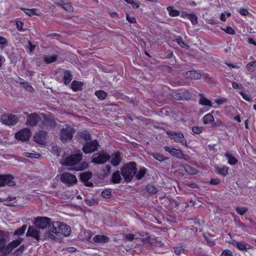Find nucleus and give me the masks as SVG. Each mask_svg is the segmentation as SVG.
Here are the masks:
<instances>
[{"mask_svg": "<svg viewBox=\"0 0 256 256\" xmlns=\"http://www.w3.org/2000/svg\"><path fill=\"white\" fill-rule=\"evenodd\" d=\"M26 125L34 126L38 124L42 128L54 127L56 124L54 117L52 114H28Z\"/></svg>", "mask_w": 256, "mask_h": 256, "instance_id": "1", "label": "nucleus"}, {"mask_svg": "<svg viewBox=\"0 0 256 256\" xmlns=\"http://www.w3.org/2000/svg\"><path fill=\"white\" fill-rule=\"evenodd\" d=\"M82 159V153L80 150L78 152L72 154L69 156L64 158L61 162L62 164L64 166H70L71 170H82L86 168L88 166V163L84 162L80 163Z\"/></svg>", "mask_w": 256, "mask_h": 256, "instance_id": "2", "label": "nucleus"}, {"mask_svg": "<svg viewBox=\"0 0 256 256\" xmlns=\"http://www.w3.org/2000/svg\"><path fill=\"white\" fill-rule=\"evenodd\" d=\"M70 228L67 224L60 222H52L50 232L58 236H68L70 234Z\"/></svg>", "mask_w": 256, "mask_h": 256, "instance_id": "3", "label": "nucleus"}, {"mask_svg": "<svg viewBox=\"0 0 256 256\" xmlns=\"http://www.w3.org/2000/svg\"><path fill=\"white\" fill-rule=\"evenodd\" d=\"M136 172V163L130 162L122 169V174L126 182H130Z\"/></svg>", "mask_w": 256, "mask_h": 256, "instance_id": "4", "label": "nucleus"}, {"mask_svg": "<svg viewBox=\"0 0 256 256\" xmlns=\"http://www.w3.org/2000/svg\"><path fill=\"white\" fill-rule=\"evenodd\" d=\"M27 237L30 236L34 238L36 242H39L40 240H46V238H52L54 236H51L49 234L48 235L42 236L39 229L36 227L30 226L28 227L26 234Z\"/></svg>", "mask_w": 256, "mask_h": 256, "instance_id": "5", "label": "nucleus"}, {"mask_svg": "<svg viewBox=\"0 0 256 256\" xmlns=\"http://www.w3.org/2000/svg\"><path fill=\"white\" fill-rule=\"evenodd\" d=\"M75 130L70 125L66 124L60 130V138L62 142H66L72 140L73 137Z\"/></svg>", "mask_w": 256, "mask_h": 256, "instance_id": "6", "label": "nucleus"}, {"mask_svg": "<svg viewBox=\"0 0 256 256\" xmlns=\"http://www.w3.org/2000/svg\"><path fill=\"white\" fill-rule=\"evenodd\" d=\"M34 224L39 230H44L48 227L50 231V227L52 226L50 219L46 217H37L35 218Z\"/></svg>", "mask_w": 256, "mask_h": 256, "instance_id": "7", "label": "nucleus"}, {"mask_svg": "<svg viewBox=\"0 0 256 256\" xmlns=\"http://www.w3.org/2000/svg\"><path fill=\"white\" fill-rule=\"evenodd\" d=\"M110 158L106 152L96 153L93 154L91 162L96 164H104Z\"/></svg>", "mask_w": 256, "mask_h": 256, "instance_id": "8", "label": "nucleus"}, {"mask_svg": "<svg viewBox=\"0 0 256 256\" xmlns=\"http://www.w3.org/2000/svg\"><path fill=\"white\" fill-rule=\"evenodd\" d=\"M18 120V118L12 114H4L0 117V121L3 124L8 126L16 124Z\"/></svg>", "mask_w": 256, "mask_h": 256, "instance_id": "9", "label": "nucleus"}, {"mask_svg": "<svg viewBox=\"0 0 256 256\" xmlns=\"http://www.w3.org/2000/svg\"><path fill=\"white\" fill-rule=\"evenodd\" d=\"M98 146L96 140H91L86 143L82 150L85 154H91L98 149Z\"/></svg>", "mask_w": 256, "mask_h": 256, "instance_id": "10", "label": "nucleus"}, {"mask_svg": "<svg viewBox=\"0 0 256 256\" xmlns=\"http://www.w3.org/2000/svg\"><path fill=\"white\" fill-rule=\"evenodd\" d=\"M60 179L63 183L66 184L68 186L75 184L77 182L76 176L69 172H64L61 175Z\"/></svg>", "mask_w": 256, "mask_h": 256, "instance_id": "11", "label": "nucleus"}, {"mask_svg": "<svg viewBox=\"0 0 256 256\" xmlns=\"http://www.w3.org/2000/svg\"><path fill=\"white\" fill-rule=\"evenodd\" d=\"M30 136L31 132L28 128H23L17 132L15 134L16 138L21 141L28 140Z\"/></svg>", "mask_w": 256, "mask_h": 256, "instance_id": "12", "label": "nucleus"}, {"mask_svg": "<svg viewBox=\"0 0 256 256\" xmlns=\"http://www.w3.org/2000/svg\"><path fill=\"white\" fill-rule=\"evenodd\" d=\"M167 134L170 138L174 140L175 142H180L182 145H184L186 146V142L182 134L180 132H174L170 131L167 132Z\"/></svg>", "mask_w": 256, "mask_h": 256, "instance_id": "13", "label": "nucleus"}, {"mask_svg": "<svg viewBox=\"0 0 256 256\" xmlns=\"http://www.w3.org/2000/svg\"><path fill=\"white\" fill-rule=\"evenodd\" d=\"M13 179L14 176L11 174L0 175V186H15L16 183Z\"/></svg>", "mask_w": 256, "mask_h": 256, "instance_id": "14", "label": "nucleus"}, {"mask_svg": "<svg viewBox=\"0 0 256 256\" xmlns=\"http://www.w3.org/2000/svg\"><path fill=\"white\" fill-rule=\"evenodd\" d=\"M23 240L22 238H18V239L14 240L9 243L6 246L5 249V254H10L12 250L18 246Z\"/></svg>", "mask_w": 256, "mask_h": 256, "instance_id": "15", "label": "nucleus"}, {"mask_svg": "<svg viewBox=\"0 0 256 256\" xmlns=\"http://www.w3.org/2000/svg\"><path fill=\"white\" fill-rule=\"evenodd\" d=\"M47 134L44 131H40L36 134L34 136V140L36 142L44 144L46 142V139Z\"/></svg>", "mask_w": 256, "mask_h": 256, "instance_id": "16", "label": "nucleus"}, {"mask_svg": "<svg viewBox=\"0 0 256 256\" xmlns=\"http://www.w3.org/2000/svg\"><path fill=\"white\" fill-rule=\"evenodd\" d=\"M166 151L168 152L170 154L178 158H182L184 154L181 150L175 148H171L169 146L164 148Z\"/></svg>", "mask_w": 256, "mask_h": 256, "instance_id": "17", "label": "nucleus"}, {"mask_svg": "<svg viewBox=\"0 0 256 256\" xmlns=\"http://www.w3.org/2000/svg\"><path fill=\"white\" fill-rule=\"evenodd\" d=\"M91 172H86L81 174L80 178L81 180L84 183L85 186H92V182L88 181V180L91 178Z\"/></svg>", "mask_w": 256, "mask_h": 256, "instance_id": "18", "label": "nucleus"}, {"mask_svg": "<svg viewBox=\"0 0 256 256\" xmlns=\"http://www.w3.org/2000/svg\"><path fill=\"white\" fill-rule=\"evenodd\" d=\"M232 244L240 250H248L252 248L248 244L242 242L234 241Z\"/></svg>", "mask_w": 256, "mask_h": 256, "instance_id": "19", "label": "nucleus"}, {"mask_svg": "<svg viewBox=\"0 0 256 256\" xmlns=\"http://www.w3.org/2000/svg\"><path fill=\"white\" fill-rule=\"evenodd\" d=\"M184 76L188 78L198 80L200 78L201 74L196 71L190 70L186 72Z\"/></svg>", "mask_w": 256, "mask_h": 256, "instance_id": "20", "label": "nucleus"}, {"mask_svg": "<svg viewBox=\"0 0 256 256\" xmlns=\"http://www.w3.org/2000/svg\"><path fill=\"white\" fill-rule=\"evenodd\" d=\"M121 161L120 152H116L113 154L111 156L110 162L114 166H117Z\"/></svg>", "mask_w": 256, "mask_h": 256, "instance_id": "21", "label": "nucleus"}, {"mask_svg": "<svg viewBox=\"0 0 256 256\" xmlns=\"http://www.w3.org/2000/svg\"><path fill=\"white\" fill-rule=\"evenodd\" d=\"M95 242L106 243L109 241V238L103 235H96L93 238Z\"/></svg>", "mask_w": 256, "mask_h": 256, "instance_id": "22", "label": "nucleus"}, {"mask_svg": "<svg viewBox=\"0 0 256 256\" xmlns=\"http://www.w3.org/2000/svg\"><path fill=\"white\" fill-rule=\"evenodd\" d=\"M214 118L213 115L211 113L206 114L202 118V122L204 124H207L214 122Z\"/></svg>", "mask_w": 256, "mask_h": 256, "instance_id": "23", "label": "nucleus"}, {"mask_svg": "<svg viewBox=\"0 0 256 256\" xmlns=\"http://www.w3.org/2000/svg\"><path fill=\"white\" fill-rule=\"evenodd\" d=\"M228 168L226 166H223L222 168L218 167L216 168V172L219 174L226 176L228 174Z\"/></svg>", "mask_w": 256, "mask_h": 256, "instance_id": "24", "label": "nucleus"}, {"mask_svg": "<svg viewBox=\"0 0 256 256\" xmlns=\"http://www.w3.org/2000/svg\"><path fill=\"white\" fill-rule=\"evenodd\" d=\"M200 98L199 100V104L202 106H209L210 108L212 107V105L211 102L210 100L206 98L202 94H200Z\"/></svg>", "mask_w": 256, "mask_h": 256, "instance_id": "25", "label": "nucleus"}, {"mask_svg": "<svg viewBox=\"0 0 256 256\" xmlns=\"http://www.w3.org/2000/svg\"><path fill=\"white\" fill-rule=\"evenodd\" d=\"M225 156L228 159V164L230 165H234L238 162V160L236 158L229 152H226Z\"/></svg>", "mask_w": 256, "mask_h": 256, "instance_id": "26", "label": "nucleus"}, {"mask_svg": "<svg viewBox=\"0 0 256 256\" xmlns=\"http://www.w3.org/2000/svg\"><path fill=\"white\" fill-rule=\"evenodd\" d=\"M24 12L28 15L29 16H32L34 15L40 16V13L36 12V9L32 8V9H28L23 8L22 9Z\"/></svg>", "mask_w": 256, "mask_h": 256, "instance_id": "27", "label": "nucleus"}, {"mask_svg": "<svg viewBox=\"0 0 256 256\" xmlns=\"http://www.w3.org/2000/svg\"><path fill=\"white\" fill-rule=\"evenodd\" d=\"M112 181L116 184L120 183L122 180L121 176L118 171L114 172L112 175Z\"/></svg>", "mask_w": 256, "mask_h": 256, "instance_id": "28", "label": "nucleus"}, {"mask_svg": "<svg viewBox=\"0 0 256 256\" xmlns=\"http://www.w3.org/2000/svg\"><path fill=\"white\" fill-rule=\"evenodd\" d=\"M83 86V84L80 82L74 81L72 83V88L74 91H77L81 89Z\"/></svg>", "mask_w": 256, "mask_h": 256, "instance_id": "29", "label": "nucleus"}, {"mask_svg": "<svg viewBox=\"0 0 256 256\" xmlns=\"http://www.w3.org/2000/svg\"><path fill=\"white\" fill-rule=\"evenodd\" d=\"M57 60L56 55L46 56H44V61L46 64H50L55 62Z\"/></svg>", "mask_w": 256, "mask_h": 256, "instance_id": "30", "label": "nucleus"}, {"mask_svg": "<svg viewBox=\"0 0 256 256\" xmlns=\"http://www.w3.org/2000/svg\"><path fill=\"white\" fill-rule=\"evenodd\" d=\"M27 226L26 224L23 225L21 228L16 230L14 233V235L15 236H22L25 232L26 230Z\"/></svg>", "mask_w": 256, "mask_h": 256, "instance_id": "31", "label": "nucleus"}, {"mask_svg": "<svg viewBox=\"0 0 256 256\" xmlns=\"http://www.w3.org/2000/svg\"><path fill=\"white\" fill-rule=\"evenodd\" d=\"M167 10L169 14L172 16H176L179 15V12L173 8L172 6H168Z\"/></svg>", "mask_w": 256, "mask_h": 256, "instance_id": "32", "label": "nucleus"}, {"mask_svg": "<svg viewBox=\"0 0 256 256\" xmlns=\"http://www.w3.org/2000/svg\"><path fill=\"white\" fill-rule=\"evenodd\" d=\"M146 172V169L144 168H141L138 172L137 173L136 172V177L137 179L140 180L142 178L144 177Z\"/></svg>", "mask_w": 256, "mask_h": 256, "instance_id": "33", "label": "nucleus"}, {"mask_svg": "<svg viewBox=\"0 0 256 256\" xmlns=\"http://www.w3.org/2000/svg\"><path fill=\"white\" fill-rule=\"evenodd\" d=\"M80 137L81 138L86 141V142H89L90 139V134L86 131H84L80 132Z\"/></svg>", "mask_w": 256, "mask_h": 256, "instance_id": "34", "label": "nucleus"}, {"mask_svg": "<svg viewBox=\"0 0 256 256\" xmlns=\"http://www.w3.org/2000/svg\"><path fill=\"white\" fill-rule=\"evenodd\" d=\"M72 80V75L68 71L64 73V82L65 84H69Z\"/></svg>", "mask_w": 256, "mask_h": 256, "instance_id": "35", "label": "nucleus"}, {"mask_svg": "<svg viewBox=\"0 0 256 256\" xmlns=\"http://www.w3.org/2000/svg\"><path fill=\"white\" fill-rule=\"evenodd\" d=\"M95 94L100 100H104L107 96V94L103 90H98L96 92Z\"/></svg>", "mask_w": 256, "mask_h": 256, "instance_id": "36", "label": "nucleus"}, {"mask_svg": "<svg viewBox=\"0 0 256 256\" xmlns=\"http://www.w3.org/2000/svg\"><path fill=\"white\" fill-rule=\"evenodd\" d=\"M22 155L30 158H38L40 157V154L38 153L24 152L22 153Z\"/></svg>", "mask_w": 256, "mask_h": 256, "instance_id": "37", "label": "nucleus"}, {"mask_svg": "<svg viewBox=\"0 0 256 256\" xmlns=\"http://www.w3.org/2000/svg\"><path fill=\"white\" fill-rule=\"evenodd\" d=\"M152 156L157 160L162 162L165 160H167L168 158L164 156L162 154L158 153H152Z\"/></svg>", "mask_w": 256, "mask_h": 256, "instance_id": "38", "label": "nucleus"}, {"mask_svg": "<svg viewBox=\"0 0 256 256\" xmlns=\"http://www.w3.org/2000/svg\"><path fill=\"white\" fill-rule=\"evenodd\" d=\"M125 1L130 4L134 8H137L140 6V2L138 0H125Z\"/></svg>", "mask_w": 256, "mask_h": 256, "instance_id": "39", "label": "nucleus"}, {"mask_svg": "<svg viewBox=\"0 0 256 256\" xmlns=\"http://www.w3.org/2000/svg\"><path fill=\"white\" fill-rule=\"evenodd\" d=\"M246 68L250 72H254L256 68V60L247 64Z\"/></svg>", "mask_w": 256, "mask_h": 256, "instance_id": "40", "label": "nucleus"}, {"mask_svg": "<svg viewBox=\"0 0 256 256\" xmlns=\"http://www.w3.org/2000/svg\"><path fill=\"white\" fill-rule=\"evenodd\" d=\"M221 30L225 32L226 34L231 35H234L236 33L234 29L230 26H228L226 28H221Z\"/></svg>", "mask_w": 256, "mask_h": 256, "instance_id": "41", "label": "nucleus"}, {"mask_svg": "<svg viewBox=\"0 0 256 256\" xmlns=\"http://www.w3.org/2000/svg\"><path fill=\"white\" fill-rule=\"evenodd\" d=\"M204 128L202 126H193L192 131L196 134H200L202 132Z\"/></svg>", "mask_w": 256, "mask_h": 256, "instance_id": "42", "label": "nucleus"}, {"mask_svg": "<svg viewBox=\"0 0 256 256\" xmlns=\"http://www.w3.org/2000/svg\"><path fill=\"white\" fill-rule=\"evenodd\" d=\"M188 19L190 20L193 24L198 23L197 16L194 14H190L188 16Z\"/></svg>", "mask_w": 256, "mask_h": 256, "instance_id": "43", "label": "nucleus"}, {"mask_svg": "<svg viewBox=\"0 0 256 256\" xmlns=\"http://www.w3.org/2000/svg\"><path fill=\"white\" fill-rule=\"evenodd\" d=\"M247 210L248 209L242 206H238L236 208L237 213L240 215L244 214L247 211Z\"/></svg>", "mask_w": 256, "mask_h": 256, "instance_id": "44", "label": "nucleus"}, {"mask_svg": "<svg viewBox=\"0 0 256 256\" xmlns=\"http://www.w3.org/2000/svg\"><path fill=\"white\" fill-rule=\"evenodd\" d=\"M111 195V191L110 190L106 189L102 192V196L104 198H108Z\"/></svg>", "mask_w": 256, "mask_h": 256, "instance_id": "45", "label": "nucleus"}, {"mask_svg": "<svg viewBox=\"0 0 256 256\" xmlns=\"http://www.w3.org/2000/svg\"><path fill=\"white\" fill-rule=\"evenodd\" d=\"M146 190L148 192L152 194L156 193L157 192L156 188L152 185H148L146 187Z\"/></svg>", "mask_w": 256, "mask_h": 256, "instance_id": "46", "label": "nucleus"}, {"mask_svg": "<svg viewBox=\"0 0 256 256\" xmlns=\"http://www.w3.org/2000/svg\"><path fill=\"white\" fill-rule=\"evenodd\" d=\"M63 8L68 12H72L74 10V8L70 4H64Z\"/></svg>", "mask_w": 256, "mask_h": 256, "instance_id": "47", "label": "nucleus"}, {"mask_svg": "<svg viewBox=\"0 0 256 256\" xmlns=\"http://www.w3.org/2000/svg\"><path fill=\"white\" fill-rule=\"evenodd\" d=\"M23 87L28 92H32L33 90L32 87L27 82L22 83Z\"/></svg>", "mask_w": 256, "mask_h": 256, "instance_id": "48", "label": "nucleus"}, {"mask_svg": "<svg viewBox=\"0 0 256 256\" xmlns=\"http://www.w3.org/2000/svg\"><path fill=\"white\" fill-rule=\"evenodd\" d=\"M16 28L20 32H24V30L22 26L24 24L20 21H17L16 22Z\"/></svg>", "mask_w": 256, "mask_h": 256, "instance_id": "49", "label": "nucleus"}, {"mask_svg": "<svg viewBox=\"0 0 256 256\" xmlns=\"http://www.w3.org/2000/svg\"><path fill=\"white\" fill-rule=\"evenodd\" d=\"M240 94L242 96V98L244 100H245L246 101H248V102H250L251 101V99L250 98L248 94H246L244 92H240Z\"/></svg>", "mask_w": 256, "mask_h": 256, "instance_id": "50", "label": "nucleus"}, {"mask_svg": "<svg viewBox=\"0 0 256 256\" xmlns=\"http://www.w3.org/2000/svg\"><path fill=\"white\" fill-rule=\"evenodd\" d=\"M221 256H233V254L230 250H225L222 252Z\"/></svg>", "mask_w": 256, "mask_h": 256, "instance_id": "51", "label": "nucleus"}, {"mask_svg": "<svg viewBox=\"0 0 256 256\" xmlns=\"http://www.w3.org/2000/svg\"><path fill=\"white\" fill-rule=\"evenodd\" d=\"M6 241V240H0V251L3 250L4 252V254H5V249H6V246H5Z\"/></svg>", "mask_w": 256, "mask_h": 256, "instance_id": "52", "label": "nucleus"}, {"mask_svg": "<svg viewBox=\"0 0 256 256\" xmlns=\"http://www.w3.org/2000/svg\"><path fill=\"white\" fill-rule=\"evenodd\" d=\"M8 233L0 230V240H6Z\"/></svg>", "mask_w": 256, "mask_h": 256, "instance_id": "53", "label": "nucleus"}, {"mask_svg": "<svg viewBox=\"0 0 256 256\" xmlns=\"http://www.w3.org/2000/svg\"><path fill=\"white\" fill-rule=\"evenodd\" d=\"M52 152L56 156H58L60 154L58 148L57 146H54L52 150Z\"/></svg>", "mask_w": 256, "mask_h": 256, "instance_id": "54", "label": "nucleus"}, {"mask_svg": "<svg viewBox=\"0 0 256 256\" xmlns=\"http://www.w3.org/2000/svg\"><path fill=\"white\" fill-rule=\"evenodd\" d=\"M126 18L128 21L130 23H134L136 22L135 18L128 14H126Z\"/></svg>", "mask_w": 256, "mask_h": 256, "instance_id": "55", "label": "nucleus"}, {"mask_svg": "<svg viewBox=\"0 0 256 256\" xmlns=\"http://www.w3.org/2000/svg\"><path fill=\"white\" fill-rule=\"evenodd\" d=\"M186 170L190 174H195L196 173V170L192 169L189 166L186 168Z\"/></svg>", "mask_w": 256, "mask_h": 256, "instance_id": "56", "label": "nucleus"}, {"mask_svg": "<svg viewBox=\"0 0 256 256\" xmlns=\"http://www.w3.org/2000/svg\"><path fill=\"white\" fill-rule=\"evenodd\" d=\"M239 13L242 16H248L249 14V12L246 8H240L239 10Z\"/></svg>", "mask_w": 256, "mask_h": 256, "instance_id": "57", "label": "nucleus"}, {"mask_svg": "<svg viewBox=\"0 0 256 256\" xmlns=\"http://www.w3.org/2000/svg\"><path fill=\"white\" fill-rule=\"evenodd\" d=\"M177 42L182 48H187L188 46L180 39L176 40Z\"/></svg>", "mask_w": 256, "mask_h": 256, "instance_id": "58", "label": "nucleus"}, {"mask_svg": "<svg viewBox=\"0 0 256 256\" xmlns=\"http://www.w3.org/2000/svg\"><path fill=\"white\" fill-rule=\"evenodd\" d=\"M225 102H226V100L225 98L216 99L215 100V102L218 105H220Z\"/></svg>", "mask_w": 256, "mask_h": 256, "instance_id": "59", "label": "nucleus"}, {"mask_svg": "<svg viewBox=\"0 0 256 256\" xmlns=\"http://www.w3.org/2000/svg\"><path fill=\"white\" fill-rule=\"evenodd\" d=\"M220 182V180L218 178H213L210 180V183L212 184L216 185L218 184Z\"/></svg>", "mask_w": 256, "mask_h": 256, "instance_id": "60", "label": "nucleus"}, {"mask_svg": "<svg viewBox=\"0 0 256 256\" xmlns=\"http://www.w3.org/2000/svg\"><path fill=\"white\" fill-rule=\"evenodd\" d=\"M222 125V122L220 120H216L215 122H214L212 126V127H216Z\"/></svg>", "mask_w": 256, "mask_h": 256, "instance_id": "61", "label": "nucleus"}, {"mask_svg": "<svg viewBox=\"0 0 256 256\" xmlns=\"http://www.w3.org/2000/svg\"><path fill=\"white\" fill-rule=\"evenodd\" d=\"M8 40L6 38L0 36V44L4 45L6 44Z\"/></svg>", "mask_w": 256, "mask_h": 256, "instance_id": "62", "label": "nucleus"}, {"mask_svg": "<svg viewBox=\"0 0 256 256\" xmlns=\"http://www.w3.org/2000/svg\"><path fill=\"white\" fill-rule=\"evenodd\" d=\"M126 239L128 241H132L134 239V235L132 234H128L126 236Z\"/></svg>", "mask_w": 256, "mask_h": 256, "instance_id": "63", "label": "nucleus"}, {"mask_svg": "<svg viewBox=\"0 0 256 256\" xmlns=\"http://www.w3.org/2000/svg\"><path fill=\"white\" fill-rule=\"evenodd\" d=\"M220 19L223 22H225L226 20V14L224 12H222L220 14Z\"/></svg>", "mask_w": 256, "mask_h": 256, "instance_id": "64", "label": "nucleus"}]
</instances>
